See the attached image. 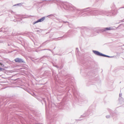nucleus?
I'll use <instances>...</instances> for the list:
<instances>
[{
    "instance_id": "nucleus-1",
    "label": "nucleus",
    "mask_w": 124,
    "mask_h": 124,
    "mask_svg": "<svg viewBox=\"0 0 124 124\" xmlns=\"http://www.w3.org/2000/svg\"><path fill=\"white\" fill-rule=\"evenodd\" d=\"M94 53L95 54L98 55H100V56H103L105 57H107V56L106 55H104L103 54H102L101 53H100L98 51H93Z\"/></svg>"
},
{
    "instance_id": "nucleus-2",
    "label": "nucleus",
    "mask_w": 124,
    "mask_h": 124,
    "mask_svg": "<svg viewBox=\"0 0 124 124\" xmlns=\"http://www.w3.org/2000/svg\"><path fill=\"white\" fill-rule=\"evenodd\" d=\"M45 17H43L40 19H39L37 21H36L35 22L33 23V24H35L39 22H41L42 21H43L45 19Z\"/></svg>"
},
{
    "instance_id": "nucleus-3",
    "label": "nucleus",
    "mask_w": 124,
    "mask_h": 124,
    "mask_svg": "<svg viewBox=\"0 0 124 124\" xmlns=\"http://www.w3.org/2000/svg\"><path fill=\"white\" fill-rule=\"evenodd\" d=\"M16 62H24L21 59H20L19 58H16L14 60Z\"/></svg>"
},
{
    "instance_id": "nucleus-4",
    "label": "nucleus",
    "mask_w": 124,
    "mask_h": 124,
    "mask_svg": "<svg viewBox=\"0 0 124 124\" xmlns=\"http://www.w3.org/2000/svg\"><path fill=\"white\" fill-rule=\"evenodd\" d=\"M111 30V28L110 27H109V28H105L104 29V31H106L107 30Z\"/></svg>"
},
{
    "instance_id": "nucleus-5",
    "label": "nucleus",
    "mask_w": 124,
    "mask_h": 124,
    "mask_svg": "<svg viewBox=\"0 0 124 124\" xmlns=\"http://www.w3.org/2000/svg\"><path fill=\"white\" fill-rule=\"evenodd\" d=\"M0 65H3V67L4 66V65H3V64H2V63H0Z\"/></svg>"
},
{
    "instance_id": "nucleus-6",
    "label": "nucleus",
    "mask_w": 124,
    "mask_h": 124,
    "mask_svg": "<svg viewBox=\"0 0 124 124\" xmlns=\"http://www.w3.org/2000/svg\"><path fill=\"white\" fill-rule=\"evenodd\" d=\"M4 70V69H2V68H0V71H2V70Z\"/></svg>"
}]
</instances>
